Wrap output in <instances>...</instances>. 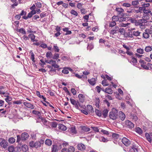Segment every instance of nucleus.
<instances>
[{"label": "nucleus", "instance_id": "obj_43", "mask_svg": "<svg viewBox=\"0 0 152 152\" xmlns=\"http://www.w3.org/2000/svg\"><path fill=\"white\" fill-rule=\"evenodd\" d=\"M152 48L150 46H148L146 47L145 48V50L147 52H148L151 51L152 50Z\"/></svg>", "mask_w": 152, "mask_h": 152}, {"label": "nucleus", "instance_id": "obj_9", "mask_svg": "<svg viewBox=\"0 0 152 152\" xmlns=\"http://www.w3.org/2000/svg\"><path fill=\"white\" fill-rule=\"evenodd\" d=\"M70 100L71 103L75 106L76 109H79V107L77 106V104L78 103V101H76L74 99H72V98L70 99Z\"/></svg>", "mask_w": 152, "mask_h": 152}, {"label": "nucleus", "instance_id": "obj_64", "mask_svg": "<svg viewBox=\"0 0 152 152\" xmlns=\"http://www.w3.org/2000/svg\"><path fill=\"white\" fill-rule=\"evenodd\" d=\"M35 142L33 141H31L29 142V145L32 147H34Z\"/></svg>", "mask_w": 152, "mask_h": 152}, {"label": "nucleus", "instance_id": "obj_47", "mask_svg": "<svg viewBox=\"0 0 152 152\" xmlns=\"http://www.w3.org/2000/svg\"><path fill=\"white\" fill-rule=\"evenodd\" d=\"M140 32H139L138 31H133L132 32V34L133 35L137 36L140 35Z\"/></svg>", "mask_w": 152, "mask_h": 152}, {"label": "nucleus", "instance_id": "obj_8", "mask_svg": "<svg viewBox=\"0 0 152 152\" xmlns=\"http://www.w3.org/2000/svg\"><path fill=\"white\" fill-rule=\"evenodd\" d=\"M23 104L26 107L30 108L31 109H34V106L31 104L26 102H24L23 103Z\"/></svg>", "mask_w": 152, "mask_h": 152}, {"label": "nucleus", "instance_id": "obj_48", "mask_svg": "<svg viewBox=\"0 0 152 152\" xmlns=\"http://www.w3.org/2000/svg\"><path fill=\"white\" fill-rule=\"evenodd\" d=\"M8 150L9 152H13L14 151V147L13 146H10L8 148Z\"/></svg>", "mask_w": 152, "mask_h": 152}, {"label": "nucleus", "instance_id": "obj_31", "mask_svg": "<svg viewBox=\"0 0 152 152\" xmlns=\"http://www.w3.org/2000/svg\"><path fill=\"white\" fill-rule=\"evenodd\" d=\"M52 53L50 51L48 52L46 54V57L47 58L49 59L52 58Z\"/></svg>", "mask_w": 152, "mask_h": 152}, {"label": "nucleus", "instance_id": "obj_62", "mask_svg": "<svg viewBox=\"0 0 152 152\" xmlns=\"http://www.w3.org/2000/svg\"><path fill=\"white\" fill-rule=\"evenodd\" d=\"M71 91L72 93L74 95H75L76 94V91L75 89L74 88H72L71 89Z\"/></svg>", "mask_w": 152, "mask_h": 152}, {"label": "nucleus", "instance_id": "obj_46", "mask_svg": "<svg viewBox=\"0 0 152 152\" xmlns=\"http://www.w3.org/2000/svg\"><path fill=\"white\" fill-rule=\"evenodd\" d=\"M9 141L10 143H13L15 142V139L13 137H10L9 139Z\"/></svg>", "mask_w": 152, "mask_h": 152}, {"label": "nucleus", "instance_id": "obj_37", "mask_svg": "<svg viewBox=\"0 0 152 152\" xmlns=\"http://www.w3.org/2000/svg\"><path fill=\"white\" fill-rule=\"evenodd\" d=\"M70 13L72 15H75L76 16L78 15V13L77 12L73 10H71Z\"/></svg>", "mask_w": 152, "mask_h": 152}, {"label": "nucleus", "instance_id": "obj_6", "mask_svg": "<svg viewBox=\"0 0 152 152\" xmlns=\"http://www.w3.org/2000/svg\"><path fill=\"white\" fill-rule=\"evenodd\" d=\"M125 124L128 127L132 129L134 127V125L133 123L129 120H127L125 121Z\"/></svg>", "mask_w": 152, "mask_h": 152}, {"label": "nucleus", "instance_id": "obj_27", "mask_svg": "<svg viewBox=\"0 0 152 152\" xmlns=\"http://www.w3.org/2000/svg\"><path fill=\"white\" fill-rule=\"evenodd\" d=\"M105 93L111 94L113 93V91L111 89L109 88H106L105 89Z\"/></svg>", "mask_w": 152, "mask_h": 152}, {"label": "nucleus", "instance_id": "obj_24", "mask_svg": "<svg viewBox=\"0 0 152 152\" xmlns=\"http://www.w3.org/2000/svg\"><path fill=\"white\" fill-rule=\"evenodd\" d=\"M135 25L136 26H144L145 24H143L142 21L140 19L137 22L135 23Z\"/></svg>", "mask_w": 152, "mask_h": 152}, {"label": "nucleus", "instance_id": "obj_34", "mask_svg": "<svg viewBox=\"0 0 152 152\" xmlns=\"http://www.w3.org/2000/svg\"><path fill=\"white\" fill-rule=\"evenodd\" d=\"M43 122V124L45 126L47 127H49V122H48L47 121L45 120H44L42 121Z\"/></svg>", "mask_w": 152, "mask_h": 152}, {"label": "nucleus", "instance_id": "obj_61", "mask_svg": "<svg viewBox=\"0 0 152 152\" xmlns=\"http://www.w3.org/2000/svg\"><path fill=\"white\" fill-rule=\"evenodd\" d=\"M112 20L113 21H117L118 20V17L117 16L114 15L113 17Z\"/></svg>", "mask_w": 152, "mask_h": 152}, {"label": "nucleus", "instance_id": "obj_39", "mask_svg": "<svg viewBox=\"0 0 152 152\" xmlns=\"http://www.w3.org/2000/svg\"><path fill=\"white\" fill-rule=\"evenodd\" d=\"M5 96L7 97V98L5 99V100L7 102L11 101L12 99V98L11 96Z\"/></svg>", "mask_w": 152, "mask_h": 152}, {"label": "nucleus", "instance_id": "obj_18", "mask_svg": "<svg viewBox=\"0 0 152 152\" xmlns=\"http://www.w3.org/2000/svg\"><path fill=\"white\" fill-rule=\"evenodd\" d=\"M68 131L72 133L76 134V128L75 126H73L69 128Z\"/></svg>", "mask_w": 152, "mask_h": 152}, {"label": "nucleus", "instance_id": "obj_54", "mask_svg": "<svg viewBox=\"0 0 152 152\" xmlns=\"http://www.w3.org/2000/svg\"><path fill=\"white\" fill-rule=\"evenodd\" d=\"M13 103L14 104H22V100H19L18 101H14L13 102Z\"/></svg>", "mask_w": 152, "mask_h": 152}, {"label": "nucleus", "instance_id": "obj_35", "mask_svg": "<svg viewBox=\"0 0 152 152\" xmlns=\"http://www.w3.org/2000/svg\"><path fill=\"white\" fill-rule=\"evenodd\" d=\"M95 113L98 116L100 117L102 115L101 112L98 109H96L95 110Z\"/></svg>", "mask_w": 152, "mask_h": 152}, {"label": "nucleus", "instance_id": "obj_41", "mask_svg": "<svg viewBox=\"0 0 152 152\" xmlns=\"http://www.w3.org/2000/svg\"><path fill=\"white\" fill-rule=\"evenodd\" d=\"M116 24L115 22L114 21H113L110 22L109 23V26L110 27H112L115 26Z\"/></svg>", "mask_w": 152, "mask_h": 152}, {"label": "nucleus", "instance_id": "obj_49", "mask_svg": "<svg viewBox=\"0 0 152 152\" xmlns=\"http://www.w3.org/2000/svg\"><path fill=\"white\" fill-rule=\"evenodd\" d=\"M144 50L143 49L141 48L137 49V53L140 54H142L144 53Z\"/></svg>", "mask_w": 152, "mask_h": 152}, {"label": "nucleus", "instance_id": "obj_20", "mask_svg": "<svg viewBox=\"0 0 152 152\" xmlns=\"http://www.w3.org/2000/svg\"><path fill=\"white\" fill-rule=\"evenodd\" d=\"M28 37L31 39V41L33 42L35 41L36 42L37 41L35 39V36L33 34H30L28 35Z\"/></svg>", "mask_w": 152, "mask_h": 152}, {"label": "nucleus", "instance_id": "obj_16", "mask_svg": "<svg viewBox=\"0 0 152 152\" xmlns=\"http://www.w3.org/2000/svg\"><path fill=\"white\" fill-rule=\"evenodd\" d=\"M44 141H41L40 142H35L34 144V148H37L39 147H40L41 146V144L43 143Z\"/></svg>", "mask_w": 152, "mask_h": 152}, {"label": "nucleus", "instance_id": "obj_60", "mask_svg": "<svg viewBox=\"0 0 152 152\" xmlns=\"http://www.w3.org/2000/svg\"><path fill=\"white\" fill-rule=\"evenodd\" d=\"M96 89L97 92L99 94L102 90V88L99 86H97L96 87Z\"/></svg>", "mask_w": 152, "mask_h": 152}, {"label": "nucleus", "instance_id": "obj_19", "mask_svg": "<svg viewBox=\"0 0 152 152\" xmlns=\"http://www.w3.org/2000/svg\"><path fill=\"white\" fill-rule=\"evenodd\" d=\"M131 60L130 62L132 63L134 65H137V59L133 56L131 57Z\"/></svg>", "mask_w": 152, "mask_h": 152}, {"label": "nucleus", "instance_id": "obj_21", "mask_svg": "<svg viewBox=\"0 0 152 152\" xmlns=\"http://www.w3.org/2000/svg\"><path fill=\"white\" fill-rule=\"evenodd\" d=\"M36 94L39 97L42 98L43 99L44 101L46 102V98L45 97L41 95L40 94V93L39 91H37L36 92Z\"/></svg>", "mask_w": 152, "mask_h": 152}, {"label": "nucleus", "instance_id": "obj_36", "mask_svg": "<svg viewBox=\"0 0 152 152\" xmlns=\"http://www.w3.org/2000/svg\"><path fill=\"white\" fill-rule=\"evenodd\" d=\"M18 32L21 33L22 34H26V32L25 29L23 28L19 29Z\"/></svg>", "mask_w": 152, "mask_h": 152}, {"label": "nucleus", "instance_id": "obj_22", "mask_svg": "<svg viewBox=\"0 0 152 152\" xmlns=\"http://www.w3.org/2000/svg\"><path fill=\"white\" fill-rule=\"evenodd\" d=\"M95 102L96 106L99 108V107L100 100L99 98L96 97L95 99Z\"/></svg>", "mask_w": 152, "mask_h": 152}, {"label": "nucleus", "instance_id": "obj_44", "mask_svg": "<svg viewBox=\"0 0 152 152\" xmlns=\"http://www.w3.org/2000/svg\"><path fill=\"white\" fill-rule=\"evenodd\" d=\"M56 72V69H55L53 68H52L50 70L49 73L50 75H53V74H51V72H53V73H54V74H55Z\"/></svg>", "mask_w": 152, "mask_h": 152}, {"label": "nucleus", "instance_id": "obj_52", "mask_svg": "<svg viewBox=\"0 0 152 152\" xmlns=\"http://www.w3.org/2000/svg\"><path fill=\"white\" fill-rule=\"evenodd\" d=\"M143 37L147 39L149 37V34L147 33L144 32L143 34Z\"/></svg>", "mask_w": 152, "mask_h": 152}, {"label": "nucleus", "instance_id": "obj_53", "mask_svg": "<svg viewBox=\"0 0 152 152\" xmlns=\"http://www.w3.org/2000/svg\"><path fill=\"white\" fill-rule=\"evenodd\" d=\"M116 10L119 12L120 14L124 11V10L120 8H116Z\"/></svg>", "mask_w": 152, "mask_h": 152}, {"label": "nucleus", "instance_id": "obj_50", "mask_svg": "<svg viewBox=\"0 0 152 152\" xmlns=\"http://www.w3.org/2000/svg\"><path fill=\"white\" fill-rule=\"evenodd\" d=\"M62 72L64 74H68L69 73V72L67 69H66V67L64 68L62 71Z\"/></svg>", "mask_w": 152, "mask_h": 152}, {"label": "nucleus", "instance_id": "obj_45", "mask_svg": "<svg viewBox=\"0 0 152 152\" xmlns=\"http://www.w3.org/2000/svg\"><path fill=\"white\" fill-rule=\"evenodd\" d=\"M32 113L33 114L37 115H39L41 114V113L40 112L35 110H33L32 111Z\"/></svg>", "mask_w": 152, "mask_h": 152}, {"label": "nucleus", "instance_id": "obj_30", "mask_svg": "<svg viewBox=\"0 0 152 152\" xmlns=\"http://www.w3.org/2000/svg\"><path fill=\"white\" fill-rule=\"evenodd\" d=\"M45 143L46 145L50 146L52 145V142L50 139H47L45 141Z\"/></svg>", "mask_w": 152, "mask_h": 152}, {"label": "nucleus", "instance_id": "obj_25", "mask_svg": "<svg viewBox=\"0 0 152 152\" xmlns=\"http://www.w3.org/2000/svg\"><path fill=\"white\" fill-rule=\"evenodd\" d=\"M135 132L140 134H142V129L139 127H137L135 129Z\"/></svg>", "mask_w": 152, "mask_h": 152}, {"label": "nucleus", "instance_id": "obj_23", "mask_svg": "<svg viewBox=\"0 0 152 152\" xmlns=\"http://www.w3.org/2000/svg\"><path fill=\"white\" fill-rule=\"evenodd\" d=\"M58 128L59 129H61L63 131H65L67 129V128L65 126L61 124H59Z\"/></svg>", "mask_w": 152, "mask_h": 152}, {"label": "nucleus", "instance_id": "obj_28", "mask_svg": "<svg viewBox=\"0 0 152 152\" xmlns=\"http://www.w3.org/2000/svg\"><path fill=\"white\" fill-rule=\"evenodd\" d=\"M22 150L24 152H26L28 150V146L26 145H23L21 146Z\"/></svg>", "mask_w": 152, "mask_h": 152}, {"label": "nucleus", "instance_id": "obj_7", "mask_svg": "<svg viewBox=\"0 0 152 152\" xmlns=\"http://www.w3.org/2000/svg\"><path fill=\"white\" fill-rule=\"evenodd\" d=\"M77 148L78 150L83 151L86 149V147L84 144L80 143L78 144Z\"/></svg>", "mask_w": 152, "mask_h": 152}, {"label": "nucleus", "instance_id": "obj_13", "mask_svg": "<svg viewBox=\"0 0 152 152\" xmlns=\"http://www.w3.org/2000/svg\"><path fill=\"white\" fill-rule=\"evenodd\" d=\"M138 147L135 145H133L131 147V148L129 150V152H136L138 151Z\"/></svg>", "mask_w": 152, "mask_h": 152}, {"label": "nucleus", "instance_id": "obj_42", "mask_svg": "<svg viewBox=\"0 0 152 152\" xmlns=\"http://www.w3.org/2000/svg\"><path fill=\"white\" fill-rule=\"evenodd\" d=\"M83 95L82 94H79L78 96V97L80 100V102H83L84 101L83 99Z\"/></svg>", "mask_w": 152, "mask_h": 152}, {"label": "nucleus", "instance_id": "obj_15", "mask_svg": "<svg viewBox=\"0 0 152 152\" xmlns=\"http://www.w3.org/2000/svg\"><path fill=\"white\" fill-rule=\"evenodd\" d=\"M88 81L90 84L92 86H94L96 83V80L95 78H93L90 80H88Z\"/></svg>", "mask_w": 152, "mask_h": 152}, {"label": "nucleus", "instance_id": "obj_12", "mask_svg": "<svg viewBox=\"0 0 152 152\" xmlns=\"http://www.w3.org/2000/svg\"><path fill=\"white\" fill-rule=\"evenodd\" d=\"M119 116L120 119L122 121H124L125 118V115L121 111L119 112Z\"/></svg>", "mask_w": 152, "mask_h": 152}, {"label": "nucleus", "instance_id": "obj_33", "mask_svg": "<svg viewBox=\"0 0 152 152\" xmlns=\"http://www.w3.org/2000/svg\"><path fill=\"white\" fill-rule=\"evenodd\" d=\"M53 49L55 52H59V49L56 44L54 45Z\"/></svg>", "mask_w": 152, "mask_h": 152}, {"label": "nucleus", "instance_id": "obj_32", "mask_svg": "<svg viewBox=\"0 0 152 152\" xmlns=\"http://www.w3.org/2000/svg\"><path fill=\"white\" fill-rule=\"evenodd\" d=\"M108 110L107 109L104 110L102 112V114L104 118H106L107 115Z\"/></svg>", "mask_w": 152, "mask_h": 152}, {"label": "nucleus", "instance_id": "obj_5", "mask_svg": "<svg viewBox=\"0 0 152 152\" xmlns=\"http://www.w3.org/2000/svg\"><path fill=\"white\" fill-rule=\"evenodd\" d=\"M122 142L126 146H128L131 144L130 141L125 137L122 139Z\"/></svg>", "mask_w": 152, "mask_h": 152}, {"label": "nucleus", "instance_id": "obj_59", "mask_svg": "<svg viewBox=\"0 0 152 152\" xmlns=\"http://www.w3.org/2000/svg\"><path fill=\"white\" fill-rule=\"evenodd\" d=\"M132 117V119L135 121H137L138 119L137 116L136 115H133Z\"/></svg>", "mask_w": 152, "mask_h": 152}, {"label": "nucleus", "instance_id": "obj_56", "mask_svg": "<svg viewBox=\"0 0 152 152\" xmlns=\"http://www.w3.org/2000/svg\"><path fill=\"white\" fill-rule=\"evenodd\" d=\"M102 83L104 86H106L108 85V84L106 80H103L102 81Z\"/></svg>", "mask_w": 152, "mask_h": 152}, {"label": "nucleus", "instance_id": "obj_26", "mask_svg": "<svg viewBox=\"0 0 152 152\" xmlns=\"http://www.w3.org/2000/svg\"><path fill=\"white\" fill-rule=\"evenodd\" d=\"M87 108L88 111H89L91 113H94V108L91 105H87Z\"/></svg>", "mask_w": 152, "mask_h": 152}, {"label": "nucleus", "instance_id": "obj_17", "mask_svg": "<svg viewBox=\"0 0 152 152\" xmlns=\"http://www.w3.org/2000/svg\"><path fill=\"white\" fill-rule=\"evenodd\" d=\"M145 137L148 141L151 143L152 140V135L151 137L148 133H145Z\"/></svg>", "mask_w": 152, "mask_h": 152}, {"label": "nucleus", "instance_id": "obj_57", "mask_svg": "<svg viewBox=\"0 0 152 152\" xmlns=\"http://www.w3.org/2000/svg\"><path fill=\"white\" fill-rule=\"evenodd\" d=\"M118 31H119V32H120L121 34H124L125 30L124 28H120L119 29V28Z\"/></svg>", "mask_w": 152, "mask_h": 152}, {"label": "nucleus", "instance_id": "obj_2", "mask_svg": "<svg viewBox=\"0 0 152 152\" xmlns=\"http://www.w3.org/2000/svg\"><path fill=\"white\" fill-rule=\"evenodd\" d=\"M62 148L61 144H59L58 145H53L52 148V152H57Z\"/></svg>", "mask_w": 152, "mask_h": 152}, {"label": "nucleus", "instance_id": "obj_29", "mask_svg": "<svg viewBox=\"0 0 152 152\" xmlns=\"http://www.w3.org/2000/svg\"><path fill=\"white\" fill-rule=\"evenodd\" d=\"M68 28H65L63 29V30L64 31L66 32V33L65 34L66 35L70 34L72 33L71 31L68 30Z\"/></svg>", "mask_w": 152, "mask_h": 152}, {"label": "nucleus", "instance_id": "obj_63", "mask_svg": "<svg viewBox=\"0 0 152 152\" xmlns=\"http://www.w3.org/2000/svg\"><path fill=\"white\" fill-rule=\"evenodd\" d=\"M100 141H102L104 142H106L107 141V140L106 139L104 138L103 137H101V138L100 139Z\"/></svg>", "mask_w": 152, "mask_h": 152}, {"label": "nucleus", "instance_id": "obj_55", "mask_svg": "<svg viewBox=\"0 0 152 152\" xmlns=\"http://www.w3.org/2000/svg\"><path fill=\"white\" fill-rule=\"evenodd\" d=\"M146 64H145V63L143 64H141V65L142 67L143 68H144L148 70V69H149V67L148 66H147L146 65Z\"/></svg>", "mask_w": 152, "mask_h": 152}, {"label": "nucleus", "instance_id": "obj_1", "mask_svg": "<svg viewBox=\"0 0 152 152\" xmlns=\"http://www.w3.org/2000/svg\"><path fill=\"white\" fill-rule=\"evenodd\" d=\"M118 115V112L116 110L113 108L112 109L111 111L109 114V118L113 120L116 119Z\"/></svg>", "mask_w": 152, "mask_h": 152}, {"label": "nucleus", "instance_id": "obj_40", "mask_svg": "<svg viewBox=\"0 0 152 152\" xmlns=\"http://www.w3.org/2000/svg\"><path fill=\"white\" fill-rule=\"evenodd\" d=\"M59 56V54L58 53H55L54 55L52 58L54 59H58Z\"/></svg>", "mask_w": 152, "mask_h": 152}, {"label": "nucleus", "instance_id": "obj_11", "mask_svg": "<svg viewBox=\"0 0 152 152\" xmlns=\"http://www.w3.org/2000/svg\"><path fill=\"white\" fill-rule=\"evenodd\" d=\"M9 107L8 108H7L5 109H0V113L3 114L7 115L8 113L10 110H9Z\"/></svg>", "mask_w": 152, "mask_h": 152}, {"label": "nucleus", "instance_id": "obj_10", "mask_svg": "<svg viewBox=\"0 0 152 152\" xmlns=\"http://www.w3.org/2000/svg\"><path fill=\"white\" fill-rule=\"evenodd\" d=\"M29 137L28 134L26 132H24L21 135V139L22 141L26 140Z\"/></svg>", "mask_w": 152, "mask_h": 152}, {"label": "nucleus", "instance_id": "obj_4", "mask_svg": "<svg viewBox=\"0 0 152 152\" xmlns=\"http://www.w3.org/2000/svg\"><path fill=\"white\" fill-rule=\"evenodd\" d=\"M75 148L72 146H70L68 148H63L61 150V152H74Z\"/></svg>", "mask_w": 152, "mask_h": 152}, {"label": "nucleus", "instance_id": "obj_51", "mask_svg": "<svg viewBox=\"0 0 152 152\" xmlns=\"http://www.w3.org/2000/svg\"><path fill=\"white\" fill-rule=\"evenodd\" d=\"M57 123L56 122H53L51 123L50 125L53 128H56L57 126Z\"/></svg>", "mask_w": 152, "mask_h": 152}, {"label": "nucleus", "instance_id": "obj_38", "mask_svg": "<svg viewBox=\"0 0 152 152\" xmlns=\"http://www.w3.org/2000/svg\"><path fill=\"white\" fill-rule=\"evenodd\" d=\"M82 130L85 132H88L90 130V129L87 126H83L82 128Z\"/></svg>", "mask_w": 152, "mask_h": 152}, {"label": "nucleus", "instance_id": "obj_3", "mask_svg": "<svg viewBox=\"0 0 152 152\" xmlns=\"http://www.w3.org/2000/svg\"><path fill=\"white\" fill-rule=\"evenodd\" d=\"M1 141L0 142V146L1 147L4 148H7L8 146V143L7 141L4 139L2 138H1V139H0V141Z\"/></svg>", "mask_w": 152, "mask_h": 152}, {"label": "nucleus", "instance_id": "obj_58", "mask_svg": "<svg viewBox=\"0 0 152 152\" xmlns=\"http://www.w3.org/2000/svg\"><path fill=\"white\" fill-rule=\"evenodd\" d=\"M143 12L145 14H148L149 13H150V14H151V11L150 10L146 9L145 8H144V9Z\"/></svg>", "mask_w": 152, "mask_h": 152}, {"label": "nucleus", "instance_id": "obj_14", "mask_svg": "<svg viewBox=\"0 0 152 152\" xmlns=\"http://www.w3.org/2000/svg\"><path fill=\"white\" fill-rule=\"evenodd\" d=\"M119 29V27L117 26H115V28L110 31V34L112 35H114V34L117 33V31H118Z\"/></svg>", "mask_w": 152, "mask_h": 152}]
</instances>
